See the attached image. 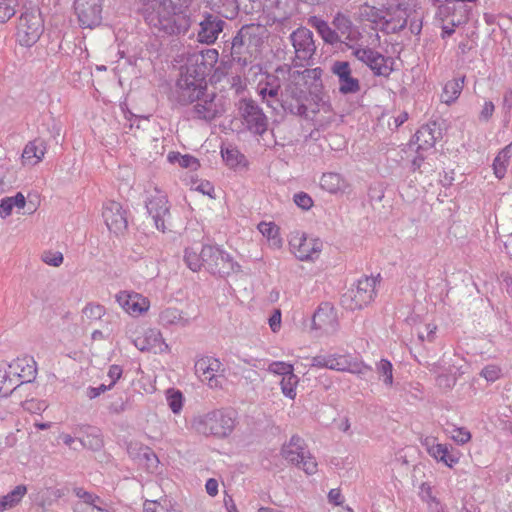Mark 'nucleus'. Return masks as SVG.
Returning <instances> with one entry per match:
<instances>
[{
	"label": "nucleus",
	"instance_id": "nucleus-1",
	"mask_svg": "<svg viewBox=\"0 0 512 512\" xmlns=\"http://www.w3.org/2000/svg\"><path fill=\"white\" fill-rule=\"evenodd\" d=\"M218 56L216 49L191 54L177 82L179 101L184 104L196 102L194 112L200 119L212 120L225 111L222 98L206 91V76L216 65Z\"/></svg>",
	"mask_w": 512,
	"mask_h": 512
},
{
	"label": "nucleus",
	"instance_id": "nucleus-2",
	"mask_svg": "<svg viewBox=\"0 0 512 512\" xmlns=\"http://www.w3.org/2000/svg\"><path fill=\"white\" fill-rule=\"evenodd\" d=\"M236 426L233 415L222 409H212L193 415L187 422V429L191 432L215 439L229 437Z\"/></svg>",
	"mask_w": 512,
	"mask_h": 512
},
{
	"label": "nucleus",
	"instance_id": "nucleus-3",
	"mask_svg": "<svg viewBox=\"0 0 512 512\" xmlns=\"http://www.w3.org/2000/svg\"><path fill=\"white\" fill-rule=\"evenodd\" d=\"M289 252L300 262L315 263L321 257L322 239L304 231H293L288 237Z\"/></svg>",
	"mask_w": 512,
	"mask_h": 512
},
{
	"label": "nucleus",
	"instance_id": "nucleus-4",
	"mask_svg": "<svg viewBox=\"0 0 512 512\" xmlns=\"http://www.w3.org/2000/svg\"><path fill=\"white\" fill-rule=\"evenodd\" d=\"M146 20L153 26H158L167 33L174 34L189 27L188 16L176 12L174 2H158L157 13H150Z\"/></svg>",
	"mask_w": 512,
	"mask_h": 512
},
{
	"label": "nucleus",
	"instance_id": "nucleus-5",
	"mask_svg": "<svg viewBox=\"0 0 512 512\" xmlns=\"http://www.w3.org/2000/svg\"><path fill=\"white\" fill-rule=\"evenodd\" d=\"M312 367L326 368L339 372L363 374L369 367L351 354L342 352L320 353L312 358Z\"/></svg>",
	"mask_w": 512,
	"mask_h": 512
},
{
	"label": "nucleus",
	"instance_id": "nucleus-6",
	"mask_svg": "<svg viewBox=\"0 0 512 512\" xmlns=\"http://www.w3.org/2000/svg\"><path fill=\"white\" fill-rule=\"evenodd\" d=\"M281 456L303 470L307 475H314L318 471V463L307 449L305 441L297 436H292L281 448Z\"/></svg>",
	"mask_w": 512,
	"mask_h": 512
},
{
	"label": "nucleus",
	"instance_id": "nucleus-7",
	"mask_svg": "<svg viewBox=\"0 0 512 512\" xmlns=\"http://www.w3.org/2000/svg\"><path fill=\"white\" fill-rule=\"evenodd\" d=\"M204 255L205 267L213 275L228 277L241 271V265L220 246L205 245Z\"/></svg>",
	"mask_w": 512,
	"mask_h": 512
},
{
	"label": "nucleus",
	"instance_id": "nucleus-8",
	"mask_svg": "<svg viewBox=\"0 0 512 512\" xmlns=\"http://www.w3.org/2000/svg\"><path fill=\"white\" fill-rule=\"evenodd\" d=\"M353 55L367 65L376 76L388 77L395 69V58L384 56L369 47L353 48Z\"/></svg>",
	"mask_w": 512,
	"mask_h": 512
},
{
	"label": "nucleus",
	"instance_id": "nucleus-9",
	"mask_svg": "<svg viewBox=\"0 0 512 512\" xmlns=\"http://www.w3.org/2000/svg\"><path fill=\"white\" fill-rule=\"evenodd\" d=\"M43 31V20L38 11L23 13L17 26V41L21 46L31 47L40 38Z\"/></svg>",
	"mask_w": 512,
	"mask_h": 512
},
{
	"label": "nucleus",
	"instance_id": "nucleus-10",
	"mask_svg": "<svg viewBox=\"0 0 512 512\" xmlns=\"http://www.w3.org/2000/svg\"><path fill=\"white\" fill-rule=\"evenodd\" d=\"M377 279L375 277H362L355 288L343 297V303L349 309H361L370 304L376 295Z\"/></svg>",
	"mask_w": 512,
	"mask_h": 512
},
{
	"label": "nucleus",
	"instance_id": "nucleus-11",
	"mask_svg": "<svg viewBox=\"0 0 512 512\" xmlns=\"http://www.w3.org/2000/svg\"><path fill=\"white\" fill-rule=\"evenodd\" d=\"M114 299L122 311L133 318L146 315L151 307L149 298L134 290H120Z\"/></svg>",
	"mask_w": 512,
	"mask_h": 512
},
{
	"label": "nucleus",
	"instance_id": "nucleus-12",
	"mask_svg": "<svg viewBox=\"0 0 512 512\" xmlns=\"http://www.w3.org/2000/svg\"><path fill=\"white\" fill-rule=\"evenodd\" d=\"M134 346L141 352L164 354L170 351L169 345L165 342L162 333L156 328H147L142 334L133 338Z\"/></svg>",
	"mask_w": 512,
	"mask_h": 512
},
{
	"label": "nucleus",
	"instance_id": "nucleus-13",
	"mask_svg": "<svg viewBox=\"0 0 512 512\" xmlns=\"http://www.w3.org/2000/svg\"><path fill=\"white\" fill-rule=\"evenodd\" d=\"M102 218L107 228L114 234H121L127 228V219L120 203L107 201L102 207Z\"/></svg>",
	"mask_w": 512,
	"mask_h": 512
},
{
	"label": "nucleus",
	"instance_id": "nucleus-14",
	"mask_svg": "<svg viewBox=\"0 0 512 512\" xmlns=\"http://www.w3.org/2000/svg\"><path fill=\"white\" fill-rule=\"evenodd\" d=\"M331 72L338 78L341 94H355L360 91V82L352 76V70L347 61L334 62L331 66Z\"/></svg>",
	"mask_w": 512,
	"mask_h": 512
},
{
	"label": "nucleus",
	"instance_id": "nucleus-15",
	"mask_svg": "<svg viewBox=\"0 0 512 512\" xmlns=\"http://www.w3.org/2000/svg\"><path fill=\"white\" fill-rule=\"evenodd\" d=\"M221 362L212 356H201L195 361V374L199 380L210 387L217 386V374L221 369Z\"/></svg>",
	"mask_w": 512,
	"mask_h": 512
},
{
	"label": "nucleus",
	"instance_id": "nucleus-16",
	"mask_svg": "<svg viewBox=\"0 0 512 512\" xmlns=\"http://www.w3.org/2000/svg\"><path fill=\"white\" fill-rule=\"evenodd\" d=\"M239 110L249 130L257 134L266 130V117L252 101L242 100Z\"/></svg>",
	"mask_w": 512,
	"mask_h": 512
},
{
	"label": "nucleus",
	"instance_id": "nucleus-17",
	"mask_svg": "<svg viewBox=\"0 0 512 512\" xmlns=\"http://www.w3.org/2000/svg\"><path fill=\"white\" fill-rule=\"evenodd\" d=\"M313 328L324 333H333L337 328V314L334 307L328 303H322L315 311L312 319Z\"/></svg>",
	"mask_w": 512,
	"mask_h": 512
},
{
	"label": "nucleus",
	"instance_id": "nucleus-18",
	"mask_svg": "<svg viewBox=\"0 0 512 512\" xmlns=\"http://www.w3.org/2000/svg\"><path fill=\"white\" fill-rule=\"evenodd\" d=\"M101 6L97 2H76L75 11L83 28H93L101 22Z\"/></svg>",
	"mask_w": 512,
	"mask_h": 512
},
{
	"label": "nucleus",
	"instance_id": "nucleus-19",
	"mask_svg": "<svg viewBox=\"0 0 512 512\" xmlns=\"http://www.w3.org/2000/svg\"><path fill=\"white\" fill-rule=\"evenodd\" d=\"M147 210L154 221L155 227L164 232L166 230L165 218L169 211L166 196L162 192H157L154 197L149 199Z\"/></svg>",
	"mask_w": 512,
	"mask_h": 512
},
{
	"label": "nucleus",
	"instance_id": "nucleus-20",
	"mask_svg": "<svg viewBox=\"0 0 512 512\" xmlns=\"http://www.w3.org/2000/svg\"><path fill=\"white\" fill-rule=\"evenodd\" d=\"M424 445L432 458L450 468L459 461L458 455L454 454L446 444L438 443L432 437L425 438Z\"/></svg>",
	"mask_w": 512,
	"mask_h": 512
},
{
	"label": "nucleus",
	"instance_id": "nucleus-21",
	"mask_svg": "<svg viewBox=\"0 0 512 512\" xmlns=\"http://www.w3.org/2000/svg\"><path fill=\"white\" fill-rule=\"evenodd\" d=\"M7 367L16 380L17 385L31 381L36 374L35 361L30 357L17 358L7 364Z\"/></svg>",
	"mask_w": 512,
	"mask_h": 512
},
{
	"label": "nucleus",
	"instance_id": "nucleus-22",
	"mask_svg": "<svg viewBox=\"0 0 512 512\" xmlns=\"http://www.w3.org/2000/svg\"><path fill=\"white\" fill-rule=\"evenodd\" d=\"M223 25L224 22L218 16L207 15L200 22V29L198 31L199 42L206 44L214 43L222 32Z\"/></svg>",
	"mask_w": 512,
	"mask_h": 512
},
{
	"label": "nucleus",
	"instance_id": "nucleus-23",
	"mask_svg": "<svg viewBox=\"0 0 512 512\" xmlns=\"http://www.w3.org/2000/svg\"><path fill=\"white\" fill-rule=\"evenodd\" d=\"M293 47L299 58L306 59L315 50L312 32L307 28H299L291 35Z\"/></svg>",
	"mask_w": 512,
	"mask_h": 512
},
{
	"label": "nucleus",
	"instance_id": "nucleus-24",
	"mask_svg": "<svg viewBox=\"0 0 512 512\" xmlns=\"http://www.w3.org/2000/svg\"><path fill=\"white\" fill-rule=\"evenodd\" d=\"M320 187L329 194L343 195L350 190V183L339 173L327 172L320 178Z\"/></svg>",
	"mask_w": 512,
	"mask_h": 512
},
{
	"label": "nucleus",
	"instance_id": "nucleus-25",
	"mask_svg": "<svg viewBox=\"0 0 512 512\" xmlns=\"http://www.w3.org/2000/svg\"><path fill=\"white\" fill-rule=\"evenodd\" d=\"M405 3H393L381 16L385 24L391 25L392 30L402 29L407 23V11Z\"/></svg>",
	"mask_w": 512,
	"mask_h": 512
},
{
	"label": "nucleus",
	"instance_id": "nucleus-26",
	"mask_svg": "<svg viewBox=\"0 0 512 512\" xmlns=\"http://www.w3.org/2000/svg\"><path fill=\"white\" fill-rule=\"evenodd\" d=\"M46 153L45 142L41 139H35L28 142L22 152L21 161L24 166H35L39 164Z\"/></svg>",
	"mask_w": 512,
	"mask_h": 512
},
{
	"label": "nucleus",
	"instance_id": "nucleus-27",
	"mask_svg": "<svg viewBox=\"0 0 512 512\" xmlns=\"http://www.w3.org/2000/svg\"><path fill=\"white\" fill-rule=\"evenodd\" d=\"M26 205L27 200L22 192L3 197L0 200V218L5 220L14 214H21Z\"/></svg>",
	"mask_w": 512,
	"mask_h": 512
},
{
	"label": "nucleus",
	"instance_id": "nucleus-28",
	"mask_svg": "<svg viewBox=\"0 0 512 512\" xmlns=\"http://www.w3.org/2000/svg\"><path fill=\"white\" fill-rule=\"evenodd\" d=\"M261 235L266 238L268 246L271 249L279 250L283 246L280 228L274 222H260L257 226Z\"/></svg>",
	"mask_w": 512,
	"mask_h": 512
},
{
	"label": "nucleus",
	"instance_id": "nucleus-29",
	"mask_svg": "<svg viewBox=\"0 0 512 512\" xmlns=\"http://www.w3.org/2000/svg\"><path fill=\"white\" fill-rule=\"evenodd\" d=\"M27 492V486L19 484L6 494L0 496V512H5L17 507L26 496Z\"/></svg>",
	"mask_w": 512,
	"mask_h": 512
},
{
	"label": "nucleus",
	"instance_id": "nucleus-30",
	"mask_svg": "<svg viewBox=\"0 0 512 512\" xmlns=\"http://www.w3.org/2000/svg\"><path fill=\"white\" fill-rule=\"evenodd\" d=\"M183 259L185 264L191 271H200L201 268L205 266L204 246H202L201 248L198 246L187 247L184 250Z\"/></svg>",
	"mask_w": 512,
	"mask_h": 512
},
{
	"label": "nucleus",
	"instance_id": "nucleus-31",
	"mask_svg": "<svg viewBox=\"0 0 512 512\" xmlns=\"http://www.w3.org/2000/svg\"><path fill=\"white\" fill-rule=\"evenodd\" d=\"M464 79H452L447 81L440 95L441 102L447 105L453 104L460 96Z\"/></svg>",
	"mask_w": 512,
	"mask_h": 512
},
{
	"label": "nucleus",
	"instance_id": "nucleus-32",
	"mask_svg": "<svg viewBox=\"0 0 512 512\" xmlns=\"http://www.w3.org/2000/svg\"><path fill=\"white\" fill-rule=\"evenodd\" d=\"M415 138L419 151L432 150L437 140L435 129L430 126L421 127L415 134Z\"/></svg>",
	"mask_w": 512,
	"mask_h": 512
},
{
	"label": "nucleus",
	"instance_id": "nucleus-33",
	"mask_svg": "<svg viewBox=\"0 0 512 512\" xmlns=\"http://www.w3.org/2000/svg\"><path fill=\"white\" fill-rule=\"evenodd\" d=\"M159 320L163 326H186L188 324V319L183 316V313L179 309L171 307L161 311Z\"/></svg>",
	"mask_w": 512,
	"mask_h": 512
},
{
	"label": "nucleus",
	"instance_id": "nucleus-34",
	"mask_svg": "<svg viewBox=\"0 0 512 512\" xmlns=\"http://www.w3.org/2000/svg\"><path fill=\"white\" fill-rule=\"evenodd\" d=\"M167 161L170 164H177L181 168L188 169L190 171H196L200 167V163L197 158L189 154L183 155L176 151L168 153Z\"/></svg>",
	"mask_w": 512,
	"mask_h": 512
},
{
	"label": "nucleus",
	"instance_id": "nucleus-35",
	"mask_svg": "<svg viewBox=\"0 0 512 512\" xmlns=\"http://www.w3.org/2000/svg\"><path fill=\"white\" fill-rule=\"evenodd\" d=\"M221 155L226 165L232 169L243 168L247 166V161L234 147H225L221 149Z\"/></svg>",
	"mask_w": 512,
	"mask_h": 512
},
{
	"label": "nucleus",
	"instance_id": "nucleus-36",
	"mask_svg": "<svg viewBox=\"0 0 512 512\" xmlns=\"http://www.w3.org/2000/svg\"><path fill=\"white\" fill-rule=\"evenodd\" d=\"M511 145L502 149L493 161V172L496 178L502 179L507 171V167L511 158Z\"/></svg>",
	"mask_w": 512,
	"mask_h": 512
},
{
	"label": "nucleus",
	"instance_id": "nucleus-37",
	"mask_svg": "<svg viewBox=\"0 0 512 512\" xmlns=\"http://www.w3.org/2000/svg\"><path fill=\"white\" fill-rule=\"evenodd\" d=\"M166 403L174 415H179L184 407L185 397L183 393L175 388H169L165 391Z\"/></svg>",
	"mask_w": 512,
	"mask_h": 512
},
{
	"label": "nucleus",
	"instance_id": "nucleus-38",
	"mask_svg": "<svg viewBox=\"0 0 512 512\" xmlns=\"http://www.w3.org/2000/svg\"><path fill=\"white\" fill-rule=\"evenodd\" d=\"M17 386L16 380L9 372L7 363H0V397L8 396Z\"/></svg>",
	"mask_w": 512,
	"mask_h": 512
},
{
	"label": "nucleus",
	"instance_id": "nucleus-39",
	"mask_svg": "<svg viewBox=\"0 0 512 512\" xmlns=\"http://www.w3.org/2000/svg\"><path fill=\"white\" fill-rule=\"evenodd\" d=\"M334 25L349 41H357L361 36L358 29L352 27L350 20L343 15H338L335 17Z\"/></svg>",
	"mask_w": 512,
	"mask_h": 512
},
{
	"label": "nucleus",
	"instance_id": "nucleus-40",
	"mask_svg": "<svg viewBox=\"0 0 512 512\" xmlns=\"http://www.w3.org/2000/svg\"><path fill=\"white\" fill-rule=\"evenodd\" d=\"M309 23L318 31L325 42L329 44L338 42L339 38L337 33L333 31L325 21L318 17H311Z\"/></svg>",
	"mask_w": 512,
	"mask_h": 512
},
{
	"label": "nucleus",
	"instance_id": "nucleus-41",
	"mask_svg": "<svg viewBox=\"0 0 512 512\" xmlns=\"http://www.w3.org/2000/svg\"><path fill=\"white\" fill-rule=\"evenodd\" d=\"M298 384H299V377L296 374H294V371L291 374L286 375L285 377L281 378L280 388H281L282 394L285 397H287L291 400H294L297 396Z\"/></svg>",
	"mask_w": 512,
	"mask_h": 512
},
{
	"label": "nucleus",
	"instance_id": "nucleus-42",
	"mask_svg": "<svg viewBox=\"0 0 512 512\" xmlns=\"http://www.w3.org/2000/svg\"><path fill=\"white\" fill-rule=\"evenodd\" d=\"M377 372L383 383L391 387L393 385V366L389 360L381 359L376 365Z\"/></svg>",
	"mask_w": 512,
	"mask_h": 512
},
{
	"label": "nucleus",
	"instance_id": "nucleus-43",
	"mask_svg": "<svg viewBox=\"0 0 512 512\" xmlns=\"http://www.w3.org/2000/svg\"><path fill=\"white\" fill-rule=\"evenodd\" d=\"M267 371L283 378L294 371V366L284 361H272L268 364Z\"/></svg>",
	"mask_w": 512,
	"mask_h": 512
},
{
	"label": "nucleus",
	"instance_id": "nucleus-44",
	"mask_svg": "<svg viewBox=\"0 0 512 512\" xmlns=\"http://www.w3.org/2000/svg\"><path fill=\"white\" fill-rule=\"evenodd\" d=\"M418 494L421 500L427 504L428 508L432 507L434 504L440 503L434 495L432 485L428 482L421 483Z\"/></svg>",
	"mask_w": 512,
	"mask_h": 512
},
{
	"label": "nucleus",
	"instance_id": "nucleus-45",
	"mask_svg": "<svg viewBox=\"0 0 512 512\" xmlns=\"http://www.w3.org/2000/svg\"><path fill=\"white\" fill-rule=\"evenodd\" d=\"M258 91L262 98L267 101V104L269 106H272L270 100L267 99V97L276 98L278 96L279 86L275 84L274 81H267L265 84L260 82L258 86Z\"/></svg>",
	"mask_w": 512,
	"mask_h": 512
},
{
	"label": "nucleus",
	"instance_id": "nucleus-46",
	"mask_svg": "<svg viewBox=\"0 0 512 512\" xmlns=\"http://www.w3.org/2000/svg\"><path fill=\"white\" fill-rule=\"evenodd\" d=\"M83 313L88 319L99 320L106 314V308L98 303H89L84 307Z\"/></svg>",
	"mask_w": 512,
	"mask_h": 512
},
{
	"label": "nucleus",
	"instance_id": "nucleus-47",
	"mask_svg": "<svg viewBox=\"0 0 512 512\" xmlns=\"http://www.w3.org/2000/svg\"><path fill=\"white\" fill-rule=\"evenodd\" d=\"M190 186L192 190L198 191L203 195H207L211 198L214 197V187L209 181L192 178Z\"/></svg>",
	"mask_w": 512,
	"mask_h": 512
},
{
	"label": "nucleus",
	"instance_id": "nucleus-48",
	"mask_svg": "<svg viewBox=\"0 0 512 512\" xmlns=\"http://www.w3.org/2000/svg\"><path fill=\"white\" fill-rule=\"evenodd\" d=\"M293 201L297 207L304 211L310 210L314 205L312 197L305 192H298L294 194Z\"/></svg>",
	"mask_w": 512,
	"mask_h": 512
},
{
	"label": "nucleus",
	"instance_id": "nucleus-49",
	"mask_svg": "<svg viewBox=\"0 0 512 512\" xmlns=\"http://www.w3.org/2000/svg\"><path fill=\"white\" fill-rule=\"evenodd\" d=\"M42 261L53 267H59L64 260L63 254L59 251H45L41 256Z\"/></svg>",
	"mask_w": 512,
	"mask_h": 512
},
{
	"label": "nucleus",
	"instance_id": "nucleus-50",
	"mask_svg": "<svg viewBox=\"0 0 512 512\" xmlns=\"http://www.w3.org/2000/svg\"><path fill=\"white\" fill-rule=\"evenodd\" d=\"M144 512H169L167 501L162 500H146L143 504Z\"/></svg>",
	"mask_w": 512,
	"mask_h": 512
},
{
	"label": "nucleus",
	"instance_id": "nucleus-51",
	"mask_svg": "<svg viewBox=\"0 0 512 512\" xmlns=\"http://www.w3.org/2000/svg\"><path fill=\"white\" fill-rule=\"evenodd\" d=\"M502 375V370L499 366L491 364L485 366L481 371V376L489 382L498 380Z\"/></svg>",
	"mask_w": 512,
	"mask_h": 512
},
{
	"label": "nucleus",
	"instance_id": "nucleus-52",
	"mask_svg": "<svg viewBox=\"0 0 512 512\" xmlns=\"http://www.w3.org/2000/svg\"><path fill=\"white\" fill-rule=\"evenodd\" d=\"M23 408L31 413H41L46 410L47 404L45 401L30 399L23 403Z\"/></svg>",
	"mask_w": 512,
	"mask_h": 512
},
{
	"label": "nucleus",
	"instance_id": "nucleus-53",
	"mask_svg": "<svg viewBox=\"0 0 512 512\" xmlns=\"http://www.w3.org/2000/svg\"><path fill=\"white\" fill-rule=\"evenodd\" d=\"M268 325L273 333H278L282 325V315L279 309L272 311L268 318Z\"/></svg>",
	"mask_w": 512,
	"mask_h": 512
},
{
	"label": "nucleus",
	"instance_id": "nucleus-54",
	"mask_svg": "<svg viewBox=\"0 0 512 512\" xmlns=\"http://www.w3.org/2000/svg\"><path fill=\"white\" fill-rule=\"evenodd\" d=\"M16 12L15 6L9 2H0V23L8 21Z\"/></svg>",
	"mask_w": 512,
	"mask_h": 512
},
{
	"label": "nucleus",
	"instance_id": "nucleus-55",
	"mask_svg": "<svg viewBox=\"0 0 512 512\" xmlns=\"http://www.w3.org/2000/svg\"><path fill=\"white\" fill-rule=\"evenodd\" d=\"M494 110V104L491 101H485L479 113L480 121L487 122L492 117Z\"/></svg>",
	"mask_w": 512,
	"mask_h": 512
},
{
	"label": "nucleus",
	"instance_id": "nucleus-56",
	"mask_svg": "<svg viewBox=\"0 0 512 512\" xmlns=\"http://www.w3.org/2000/svg\"><path fill=\"white\" fill-rule=\"evenodd\" d=\"M123 373L122 368L119 365H111L108 369L107 376L111 380L110 384L113 388L117 381L121 378Z\"/></svg>",
	"mask_w": 512,
	"mask_h": 512
},
{
	"label": "nucleus",
	"instance_id": "nucleus-57",
	"mask_svg": "<svg viewBox=\"0 0 512 512\" xmlns=\"http://www.w3.org/2000/svg\"><path fill=\"white\" fill-rule=\"evenodd\" d=\"M140 383H142V390L146 394H152L156 391L155 381L152 380L150 377L142 376L139 380Z\"/></svg>",
	"mask_w": 512,
	"mask_h": 512
},
{
	"label": "nucleus",
	"instance_id": "nucleus-58",
	"mask_svg": "<svg viewBox=\"0 0 512 512\" xmlns=\"http://www.w3.org/2000/svg\"><path fill=\"white\" fill-rule=\"evenodd\" d=\"M436 330H437V326L435 324L428 323L425 325V333L426 334H424V332H420L419 338L421 340L432 341L435 337Z\"/></svg>",
	"mask_w": 512,
	"mask_h": 512
},
{
	"label": "nucleus",
	"instance_id": "nucleus-59",
	"mask_svg": "<svg viewBox=\"0 0 512 512\" xmlns=\"http://www.w3.org/2000/svg\"><path fill=\"white\" fill-rule=\"evenodd\" d=\"M110 389H112L111 385H105V384H101L98 387H89L87 389V396L89 398L93 399Z\"/></svg>",
	"mask_w": 512,
	"mask_h": 512
},
{
	"label": "nucleus",
	"instance_id": "nucleus-60",
	"mask_svg": "<svg viewBox=\"0 0 512 512\" xmlns=\"http://www.w3.org/2000/svg\"><path fill=\"white\" fill-rule=\"evenodd\" d=\"M328 500L334 505H341L344 502V497L338 488L331 489L328 493Z\"/></svg>",
	"mask_w": 512,
	"mask_h": 512
},
{
	"label": "nucleus",
	"instance_id": "nucleus-61",
	"mask_svg": "<svg viewBox=\"0 0 512 512\" xmlns=\"http://www.w3.org/2000/svg\"><path fill=\"white\" fill-rule=\"evenodd\" d=\"M205 489L208 495L214 497L218 494V481L210 478L206 481Z\"/></svg>",
	"mask_w": 512,
	"mask_h": 512
},
{
	"label": "nucleus",
	"instance_id": "nucleus-62",
	"mask_svg": "<svg viewBox=\"0 0 512 512\" xmlns=\"http://www.w3.org/2000/svg\"><path fill=\"white\" fill-rule=\"evenodd\" d=\"M453 439L460 444H465L471 439V434L464 429H459L457 435L453 436Z\"/></svg>",
	"mask_w": 512,
	"mask_h": 512
},
{
	"label": "nucleus",
	"instance_id": "nucleus-63",
	"mask_svg": "<svg viewBox=\"0 0 512 512\" xmlns=\"http://www.w3.org/2000/svg\"><path fill=\"white\" fill-rule=\"evenodd\" d=\"M59 440L68 447H73L76 442L75 437L65 432L59 434Z\"/></svg>",
	"mask_w": 512,
	"mask_h": 512
},
{
	"label": "nucleus",
	"instance_id": "nucleus-64",
	"mask_svg": "<svg viewBox=\"0 0 512 512\" xmlns=\"http://www.w3.org/2000/svg\"><path fill=\"white\" fill-rule=\"evenodd\" d=\"M224 506L227 512H238L237 506L230 496L224 498Z\"/></svg>",
	"mask_w": 512,
	"mask_h": 512
}]
</instances>
